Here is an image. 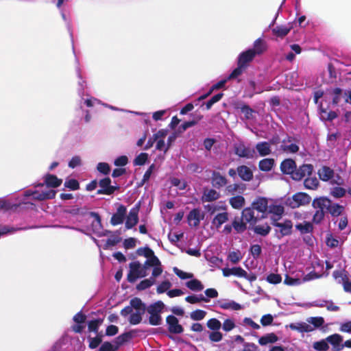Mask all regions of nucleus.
Here are the masks:
<instances>
[{"label": "nucleus", "instance_id": "nucleus-1", "mask_svg": "<svg viewBox=\"0 0 351 351\" xmlns=\"http://www.w3.org/2000/svg\"><path fill=\"white\" fill-rule=\"evenodd\" d=\"M146 312V304L139 298L130 300V304L121 311V315L126 317L132 325H137L142 322L143 315Z\"/></svg>", "mask_w": 351, "mask_h": 351}, {"label": "nucleus", "instance_id": "nucleus-2", "mask_svg": "<svg viewBox=\"0 0 351 351\" xmlns=\"http://www.w3.org/2000/svg\"><path fill=\"white\" fill-rule=\"evenodd\" d=\"M324 324V319L322 317H310L306 319V322L291 323L286 327H289L292 330L304 333L313 332L316 328L321 327Z\"/></svg>", "mask_w": 351, "mask_h": 351}, {"label": "nucleus", "instance_id": "nucleus-3", "mask_svg": "<svg viewBox=\"0 0 351 351\" xmlns=\"http://www.w3.org/2000/svg\"><path fill=\"white\" fill-rule=\"evenodd\" d=\"M324 97V93L322 90H317L314 93L313 100L314 102L318 106L319 113L320 119L323 121H332L337 117L335 112L328 110V105L326 104V96L324 99L319 103V99Z\"/></svg>", "mask_w": 351, "mask_h": 351}, {"label": "nucleus", "instance_id": "nucleus-4", "mask_svg": "<svg viewBox=\"0 0 351 351\" xmlns=\"http://www.w3.org/2000/svg\"><path fill=\"white\" fill-rule=\"evenodd\" d=\"M313 207L316 210L313 217V221L315 223H319L325 217L327 208L329 206V199L325 197H320L315 199L312 204Z\"/></svg>", "mask_w": 351, "mask_h": 351}, {"label": "nucleus", "instance_id": "nucleus-5", "mask_svg": "<svg viewBox=\"0 0 351 351\" xmlns=\"http://www.w3.org/2000/svg\"><path fill=\"white\" fill-rule=\"evenodd\" d=\"M165 308V304L162 301H158L150 304L146 311L149 314V324L152 326H159L162 324V317L160 314Z\"/></svg>", "mask_w": 351, "mask_h": 351}, {"label": "nucleus", "instance_id": "nucleus-6", "mask_svg": "<svg viewBox=\"0 0 351 351\" xmlns=\"http://www.w3.org/2000/svg\"><path fill=\"white\" fill-rule=\"evenodd\" d=\"M56 194V191L54 189H45L42 191L29 189L24 192V197L25 198L31 197L35 201H43L54 198Z\"/></svg>", "mask_w": 351, "mask_h": 351}, {"label": "nucleus", "instance_id": "nucleus-7", "mask_svg": "<svg viewBox=\"0 0 351 351\" xmlns=\"http://www.w3.org/2000/svg\"><path fill=\"white\" fill-rule=\"evenodd\" d=\"M130 271L128 274V282L133 283L138 278L147 276V267H142L138 261H134L129 265Z\"/></svg>", "mask_w": 351, "mask_h": 351}, {"label": "nucleus", "instance_id": "nucleus-8", "mask_svg": "<svg viewBox=\"0 0 351 351\" xmlns=\"http://www.w3.org/2000/svg\"><path fill=\"white\" fill-rule=\"evenodd\" d=\"M311 199V197L306 193H297L291 197H287L285 201V204L291 208H296L309 204Z\"/></svg>", "mask_w": 351, "mask_h": 351}, {"label": "nucleus", "instance_id": "nucleus-9", "mask_svg": "<svg viewBox=\"0 0 351 351\" xmlns=\"http://www.w3.org/2000/svg\"><path fill=\"white\" fill-rule=\"evenodd\" d=\"M272 224L275 227V236L278 239L292 233L293 223L289 219H285L281 222L276 221L272 222Z\"/></svg>", "mask_w": 351, "mask_h": 351}, {"label": "nucleus", "instance_id": "nucleus-10", "mask_svg": "<svg viewBox=\"0 0 351 351\" xmlns=\"http://www.w3.org/2000/svg\"><path fill=\"white\" fill-rule=\"evenodd\" d=\"M89 215L95 219V220L91 223V229L94 234H95L99 237H101L108 236L112 233L110 230L103 229L101 217L97 213L90 212Z\"/></svg>", "mask_w": 351, "mask_h": 351}, {"label": "nucleus", "instance_id": "nucleus-11", "mask_svg": "<svg viewBox=\"0 0 351 351\" xmlns=\"http://www.w3.org/2000/svg\"><path fill=\"white\" fill-rule=\"evenodd\" d=\"M234 154L240 158L252 159L255 156V150L247 147L243 143H236L234 145Z\"/></svg>", "mask_w": 351, "mask_h": 351}, {"label": "nucleus", "instance_id": "nucleus-12", "mask_svg": "<svg viewBox=\"0 0 351 351\" xmlns=\"http://www.w3.org/2000/svg\"><path fill=\"white\" fill-rule=\"evenodd\" d=\"M313 167L310 164H304L298 168L295 167L294 173L292 174L291 178L294 180L299 181L304 178L306 176L311 175Z\"/></svg>", "mask_w": 351, "mask_h": 351}, {"label": "nucleus", "instance_id": "nucleus-13", "mask_svg": "<svg viewBox=\"0 0 351 351\" xmlns=\"http://www.w3.org/2000/svg\"><path fill=\"white\" fill-rule=\"evenodd\" d=\"M280 149L287 154H295L299 151V146L294 138L287 136L282 141Z\"/></svg>", "mask_w": 351, "mask_h": 351}, {"label": "nucleus", "instance_id": "nucleus-14", "mask_svg": "<svg viewBox=\"0 0 351 351\" xmlns=\"http://www.w3.org/2000/svg\"><path fill=\"white\" fill-rule=\"evenodd\" d=\"M140 209V203L135 205L132 208L130 209L128 215L126 218L125 228L127 230L132 229L138 222V213Z\"/></svg>", "mask_w": 351, "mask_h": 351}, {"label": "nucleus", "instance_id": "nucleus-15", "mask_svg": "<svg viewBox=\"0 0 351 351\" xmlns=\"http://www.w3.org/2000/svg\"><path fill=\"white\" fill-rule=\"evenodd\" d=\"M169 331L173 334H180L183 332V327L179 324V321L174 315H168L166 319Z\"/></svg>", "mask_w": 351, "mask_h": 351}, {"label": "nucleus", "instance_id": "nucleus-16", "mask_svg": "<svg viewBox=\"0 0 351 351\" xmlns=\"http://www.w3.org/2000/svg\"><path fill=\"white\" fill-rule=\"evenodd\" d=\"M210 182L212 186L217 189H219L228 184V180L226 176L221 175L219 171H213L211 174Z\"/></svg>", "mask_w": 351, "mask_h": 351}, {"label": "nucleus", "instance_id": "nucleus-17", "mask_svg": "<svg viewBox=\"0 0 351 351\" xmlns=\"http://www.w3.org/2000/svg\"><path fill=\"white\" fill-rule=\"evenodd\" d=\"M126 207L123 205H119L115 213L111 217L110 223L112 226H117L123 223L126 215Z\"/></svg>", "mask_w": 351, "mask_h": 351}, {"label": "nucleus", "instance_id": "nucleus-18", "mask_svg": "<svg viewBox=\"0 0 351 351\" xmlns=\"http://www.w3.org/2000/svg\"><path fill=\"white\" fill-rule=\"evenodd\" d=\"M110 184L111 180L109 178H106L101 180L99 182V185L101 189L97 191V194H112L117 189V187L112 186Z\"/></svg>", "mask_w": 351, "mask_h": 351}, {"label": "nucleus", "instance_id": "nucleus-19", "mask_svg": "<svg viewBox=\"0 0 351 351\" xmlns=\"http://www.w3.org/2000/svg\"><path fill=\"white\" fill-rule=\"evenodd\" d=\"M255 210L252 208H246L242 211L241 218L247 223L254 225L261 219L259 214L255 215Z\"/></svg>", "mask_w": 351, "mask_h": 351}, {"label": "nucleus", "instance_id": "nucleus-20", "mask_svg": "<svg viewBox=\"0 0 351 351\" xmlns=\"http://www.w3.org/2000/svg\"><path fill=\"white\" fill-rule=\"evenodd\" d=\"M256 56L252 49H247L241 52L237 58V64H240L246 68L247 64L253 60Z\"/></svg>", "mask_w": 351, "mask_h": 351}, {"label": "nucleus", "instance_id": "nucleus-21", "mask_svg": "<svg viewBox=\"0 0 351 351\" xmlns=\"http://www.w3.org/2000/svg\"><path fill=\"white\" fill-rule=\"evenodd\" d=\"M328 343H330L332 346V349L335 351H341L343 349V337L337 333L331 335L326 338Z\"/></svg>", "mask_w": 351, "mask_h": 351}, {"label": "nucleus", "instance_id": "nucleus-22", "mask_svg": "<svg viewBox=\"0 0 351 351\" xmlns=\"http://www.w3.org/2000/svg\"><path fill=\"white\" fill-rule=\"evenodd\" d=\"M269 206L267 205V200L265 198H259L252 204V208L255 212L257 211L261 218H264L265 212L268 210Z\"/></svg>", "mask_w": 351, "mask_h": 351}, {"label": "nucleus", "instance_id": "nucleus-23", "mask_svg": "<svg viewBox=\"0 0 351 351\" xmlns=\"http://www.w3.org/2000/svg\"><path fill=\"white\" fill-rule=\"evenodd\" d=\"M228 218L229 214L228 212L217 213L211 221L212 226L218 230L223 223L228 221Z\"/></svg>", "mask_w": 351, "mask_h": 351}, {"label": "nucleus", "instance_id": "nucleus-24", "mask_svg": "<svg viewBox=\"0 0 351 351\" xmlns=\"http://www.w3.org/2000/svg\"><path fill=\"white\" fill-rule=\"evenodd\" d=\"M236 109L239 110L243 114L244 117L242 119L248 121L255 119L254 114L256 113V111L251 108L248 105L240 103L237 105Z\"/></svg>", "mask_w": 351, "mask_h": 351}, {"label": "nucleus", "instance_id": "nucleus-25", "mask_svg": "<svg viewBox=\"0 0 351 351\" xmlns=\"http://www.w3.org/2000/svg\"><path fill=\"white\" fill-rule=\"evenodd\" d=\"M269 213L271 214L272 222L278 221L285 212L284 207L278 204H270L268 207Z\"/></svg>", "mask_w": 351, "mask_h": 351}, {"label": "nucleus", "instance_id": "nucleus-26", "mask_svg": "<svg viewBox=\"0 0 351 351\" xmlns=\"http://www.w3.org/2000/svg\"><path fill=\"white\" fill-rule=\"evenodd\" d=\"M295 167V162L293 159L287 158L281 162L280 170L283 173L290 175L292 177Z\"/></svg>", "mask_w": 351, "mask_h": 351}, {"label": "nucleus", "instance_id": "nucleus-27", "mask_svg": "<svg viewBox=\"0 0 351 351\" xmlns=\"http://www.w3.org/2000/svg\"><path fill=\"white\" fill-rule=\"evenodd\" d=\"M62 184V180L58 179L56 176L49 173L44 176V183L39 184L38 186L41 187L45 184L47 187L56 188Z\"/></svg>", "mask_w": 351, "mask_h": 351}, {"label": "nucleus", "instance_id": "nucleus-28", "mask_svg": "<svg viewBox=\"0 0 351 351\" xmlns=\"http://www.w3.org/2000/svg\"><path fill=\"white\" fill-rule=\"evenodd\" d=\"M220 193L214 189H205L203 192L202 199L204 202H210L218 199Z\"/></svg>", "mask_w": 351, "mask_h": 351}, {"label": "nucleus", "instance_id": "nucleus-29", "mask_svg": "<svg viewBox=\"0 0 351 351\" xmlns=\"http://www.w3.org/2000/svg\"><path fill=\"white\" fill-rule=\"evenodd\" d=\"M189 224L191 226L197 227L199 226L202 219L199 210L194 208L191 210L187 216Z\"/></svg>", "mask_w": 351, "mask_h": 351}, {"label": "nucleus", "instance_id": "nucleus-30", "mask_svg": "<svg viewBox=\"0 0 351 351\" xmlns=\"http://www.w3.org/2000/svg\"><path fill=\"white\" fill-rule=\"evenodd\" d=\"M222 271L223 275L226 277H228L232 275L237 277H242L246 276V271L240 267H236L232 268L226 267L223 269Z\"/></svg>", "mask_w": 351, "mask_h": 351}, {"label": "nucleus", "instance_id": "nucleus-31", "mask_svg": "<svg viewBox=\"0 0 351 351\" xmlns=\"http://www.w3.org/2000/svg\"><path fill=\"white\" fill-rule=\"evenodd\" d=\"M237 173L239 176L244 181H250L253 178L252 171L245 165L238 167Z\"/></svg>", "mask_w": 351, "mask_h": 351}, {"label": "nucleus", "instance_id": "nucleus-32", "mask_svg": "<svg viewBox=\"0 0 351 351\" xmlns=\"http://www.w3.org/2000/svg\"><path fill=\"white\" fill-rule=\"evenodd\" d=\"M256 149L261 156L269 155L271 152V144L266 141L259 142L256 145Z\"/></svg>", "mask_w": 351, "mask_h": 351}, {"label": "nucleus", "instance_id": "nucleus-33", "mask_svg": "<svg viewBox=\"0 0 351 351\" xmlns=\"http://www.w3.org/2000/svg\"><path fill=\"white\" fill-rule=\"evenodd\" d=\"M291 28L292 26L289 24L286 25L276 26L272 29V33L277 37L282 38L289 33Z\"/></svg>", "mask_w": 351, "mask_h": 351}, {"label": "nucleus", "instance_id": "nucleus-34", "mask_svg": "<svg viewBox=\"0 0 351 351\" xmlns=\"http://www.w3.org/2000/svg\"><path fill=\"white\" fill-rule=\"evenodd\" d=\"M252 49L254 51L255 56L262 54L267 49V44L263 38H259L254 42L253 49Z\"/></svg>", "mask_w": 351, "mask_h": 351}, {"label": "nucleus", "instance_id": "nucleus-35", "mask_svg": "<svg viewBox=\"0 0 351 351\" xmlns=\"http://www.w3.org/2000/svg\"><path fill=\"white\" fill-rule=\"evenodd\" d=\"M245 190V184L234 183L226 186L225 192L226 195H234L235 193H242Z\"/></svg>", "mask_w": 351, "mask_h": 351}, {"label": "nucleus", "instance_id": "nucleus-36", "mask_svg": "<svg viewBox=\"0 0 351 351\" xmlns=\"http://www.w3.org/2000/svg\"><path fill=\"white\" fill-rule=\"evenodd\" d=\"M219 307L225 310L238 311L241 309V305L233 300H223L219 302Z\"/></svg>", "mask_w": 351, "mask_h": 351}, {"label": "nucleus", "instance_id": "nucleus-37", "mask_svg": "<svg viewBox=\"0 0 351 351\" xmlns=\"http://www.w3.org/2000/svg\"><path fill=\"white\" fill-rule=\"evenodd\" d=\"M318 175L322 180L328 181L332 178L334 171L328 167L324 166L319 169Z\"/></svg>", "mask_w": 351, "mask_h": 351}, {"label": "nucleus", "instance_id": "nucleus-38", "mask_svg": "<svg viewBox=\"0 0 351 351\" xmlns=\"http://www.w3.org/2000/svg\"><path fill=\"white\" fill-rule=\"evenodd\" d=\"M344 210V207L339 204L332 203L329 199V206L327 208V211L333 217L340 215Z\"/></svg>", "mask_w": 351, "mask_h": 351}, {"label": "nucleus", "instance_id": "nucleus-39", "mask_svg": "<svg viewBox=\"0 0 351 351\" xmlns=\"http://www.w3.org/2000/svg\"><path fill=\"white\" fill-rule=\"evenodd\" d=\"M295 228L300 232L301 234H305L313 232V226L311 222L304 221L295 225Z\"/></svg>", "mask_w": 351, "mask_h": 351}, {"label": "nucleus", "instance_id": "nucleus-40", "mask_svg": "<svg viewBox=\"0 0 351 351\" xmlns=\"http://www.w3.org/2000/svg\"><path fill=\"white\" fill-rule=\"evenodd\" d=\"M243 221L242 218L239 217H235L232 221L233 229L237 233H242L246 230V224Z\"/></svg>", "mask_w": 351, "mask_h": 351}, {"label": "nucleus", "instance_id": "nucleus-41", "mask_svg": "<svg viewBox=\"0 0 351 351\" xmlns=\"http://www.w3.org/2000/svg\"><path fill=\"white\" fill-rule=\"evenodd\" d=\"M278 340V337L273 332L268 333L258 339V343L261 346H265L268 343H273Z\"/></svg>", "mask_w": 351, "mask_h": 351}, {"label": "nucleus", "instance_id": "nucleus-42", "mask_svg": "<svg viewBox=\"0 0 351 351\" xmlns=\"http://www.w3.org/2000/svg\"><path fill=\"white\" fill-rule=\"evenodd\" d=\"M229 204L234 209H241L245 205V198L241 195H237L230 198Z\"/></svg>", "mask_w": 351, "mask_h": 351}, {"label": "nucleus", "instance_id": "nucleus-43", "mask_svg": "<svg viewBox=\"0 0 351 351\" xmlns=\"http://www.w3.org/2000/svg\"><path fill=\"white\" fill-rule=\"evenodd\" d=\"M274 165V160L273 158H265L259 162V169L263 171H269Z\"/></svg>", "mask_w": 351, "mask_h": 351}, {"label": "nucleus", "instance_id": "nucleus-44", "mask_svg": "<svg viewBox=\"0 0 351 351\" xmlns=\"http://www.w3.org/2000/svg\"><path fill=\"white\" fill-rule=\"evenodd\" d=\"M344 92L341 88H337L334 89L332 92V105H342L341 100H344L343 97Z\"/></svg>", "mask_w": 351, "mask_h": 351}, {"label": "nucleus", "instance_id": "nucleus-45", "mask_svg": "<svg viewBox=\"0 0 351 351\" xmlns=\"http://www.w3.org/2000/svg\"><path fill=\"white\" fill-rule=\"evenodd\" d=\"M186 286L193 291H200L204 289L202 283L197 279H193L186 282Z\"/></svg>", "mask_w": 351, "mask_h": 351}, {"label": "nucleus", "instance_id": "nucleus-46", "mask_svg": "<svg viewBox=\"0 0 351 351\" xmlns=\"http://www.w3.org/2000/svg\"><path fill=\"white\" fill-rule=\"evenodd\" d=\"M185 300L190 304H196L201 302H208L210 301V300L205 298L202 294L199 295H189L185 298Z\"/></svg>", "mask_w": 351, "mask_h": 351}, {"label": "nucleus", "instance_id": "nucleus-47", "mask_svg": "<svg viewBox=\"0 0 351 351\" xmlns=\"http://www.w3.org/2000/svg\"><path fill=\"white\" fill-rule=\"evenodd\" d=\"M64 213L72 216H83L86 214L84 209L76 206L66 208Z\"/></svg>", "mask_w": 351, "mask_h": 351}, {"label": "nucleus", "instance_id": "nucleus-48", "mask_svg": "<svg viewBox=\"0 0 351 351\" xmlns=\"http://www.w3.org/2000/svg\"><path fill=\"white\" fill-rule=\"evenodd\" d=\"M76 73H77V77L79 78V81H78L79 88L77 89V92H78L79 96L82 97V96H84V87L86 86V82L82 80L80 69L78 66L76 68Z\"/></svg>", "mask_w": 351, "mask_h": 351}, {"label": "nucleus", "instance_id": "nucleus-49", "mask_svg": "<svg viewBox=\"0 0 351 351\" xmlns=\"http://www.w3.org/2000/svg\"><path fill=\"white\" fill-rule=\"evenodd\" d=\"M313 348L317 351H327L329 349V346L325 339L314 342Z\"/></svg>", "mask_w": 351, "mask_h": 351}, {"label": "nucleus", "instance_id": "nucleus-50", "mask_svg": "<svg viewBox=\"0 0 351 351\" xmlns=\"http://www.w3.org/2000/svg\"><path fill=\"white\" fill-rule=\"evenodd\" d=\"M318 184H319V181L315 177L306 178L304 182V185L305 188H306L308 189L314 190L317 188Z\"/></svg>", "mask_w": 351, "mask_h": 351}, {"label": "nucleus", "instance_id": "nucleus-51", "mask_svg": "<svg viewBox=\"0 0 351 351\" xmlns=\"http://www.w3.org/2000/svg\"><path fill=\"white\" fill-rule=\"evenodd\" d=\"M270 227L267 225H258L254 227V231L256 234L261 236H267L270 232Z\"/></svg>", "mask_w": 351, "mask_h": 351}, {"label": "nucleus", "instance_id": "nucleus-52", "mask_svg": "<svg viewBox=\"0 0 351 351\" xmlns=\"http://www.w3.org/2000/svg\"><path fill=\"white\" fill-rule=\"evenodd\" d=\"M155 283V280L152 278L145 279L142 280L139 284L137 285L136 289L139 291L145 290L149 288Z\"/></svg>", "mask_w": 351, "mask_h": 351}, {"label": "nucleus", "instance_id": "nucleus-53", "mask_svg": "<svg viewBox=\"0 0 351 351\" xmlns=\"http://www.w3.org/2000/svg\"><path fill=\"white\" fill-rule=\"evenodd\" d=\"M130 337L131 336L128 332H125L118 336L117 338H115L113 342L114 346H117L118 349L120 346L123 345L125 342L128 341Z\"/></svg>", "mask_w": 351, "mask_h": 351}, {"label": "nucleus", "instance_id": "nucleus-54", "mask_svg": "<svg viewBox=\"0 0 351 351\" xmlns=\"http://www.w3.org/2000/svg\"><path fill=\"white\" fill-rule=\"evenodd\" d=\"M330 195L335 198L343 197L346 193V190L340 186H335L330 189Z\"/></svg>", "mask_w": 351, "mask_h": 351}, {"label": "nucleus", "instance_id": "nucleus-55", "mask_svg": "<svg viewBox=\"0 0 351 351\" xmlns=\"http://www.w3.org/2000/svg\"><path fill=\"white\" fill-rule=\"evenodd\" d=\"M284 283L289 286H298L303 283V281L300 278H293L286 275Z\"/></svg>", "mask_w": 351, "mask_h": 351}, {"label": "nucleus", "instance_id": "nucleus-56", "mask_svg": "<svg viewBox=\"0 0 351 351\" xmlns=\"http://www.w3.org/2000/svg\"><path fill=\"white\" fill-rule=\"evenodd\" d=\"M81 97V101H80V108H82V101H84V104L87 106V107H93L94 106L95 104H101V101H99V99L95 98V97H89V98H86V99H84L83 98V96L80 97Z\"/></svg>", "mask_w": 351, "mask_h": 351}, {"label": "nucleus", "instance_id": "nucleus-57", "mask_svg": "<svg viewBox=\"0 0 351 351\" xmlns=\"http://www.w3.org/2000/svg\"><path fill=\"white\" fill-rule=\"evenodd\" d=\"M205 332L208 335L210 340L213 342H219L223 338L222 334L218 330H215L213 332L207 330Z\"/></svg>", "mask_w": 351, "mask_h": 351}, {"label": "nucleus", "instance_id": "nucleus-58", "mask_svg": "<svg viewBox=\"0 0 351 351\" xmlns=\"http://www.w3.org/2000/svg\"><path fill=\"white\" fill-rule=\"evenodd\" d=\"M245 69L243 66L237 64V67L227 77V80H230L237 78L243 73Z\"/></svg>", "mask_w": 351, "mask_h": 351}, {"label": "nucleus", "instance_id": "nucleus-59", "mask_svg": "<svg viewBox=\"0 0 351 351\" xmlns=\"http://www.w3.org/2000/svg\"><path fill=\"white\" fill-rule=\"evenodd\" d=\"M148 158V154L147 153H141L134 160V165L136 166L143 165Z\"/></svg>", "mask_w": 351, "mask_h": 351}, {"label": "nucleus", "instance_id": "nucleus-60", "mask_svg": "<svg viewBox=\"0 0 351 351\" xmlns=\"http://www.w3.org/2000/svg\"><path fill=\"white\" fill-rule=\"evenodd\" d=\"M206 311H204L203 310L197 309V310L193 311L191 313L190 317L193 320L200 321L204 318V317L206 316Z\"/></svg>", "mask_w": 351, "mask_h": 351}, {"label": "nucleus", "instance_id": "nucleus-61", "mask_svg": "<svg viewBox=\"0 0 351 351\" xmlns=\"http://www.w3.org/2000/svg\"><path fill=\"white\" fill-rule=\"evenodd\" d=\"M207 326L210 330H213L215 331V330H218L221 328V324L218 319H217L215 318H212L207 322Z\"/></svg>", "mask_w": 351, "mask_h": 351}, {"label": "nucleus", "instance_id": "nucleus-62", "mask_svg": "<svg viewBox=\"0 0 351 351\" xmlns=\"http://www.w3.org/2000/svg\"><path fill=\"white\" fill-rule=\"evenodd\" d=\"M204 209L209 215H213L219 211L221 207L215 204H210L204 205Z\"/></svg>", "mask_w": 351, "mask_h": 351}, {"label": "nucleus", "instance_id": "nucleus-63", "mask_svg": "<svg viewBox=\"0 0 351 351\" xmlns=\"http://www.w3.org/2000/svg\"><path fill=\"white\" fill-rule=\"evenodd\" d=\"M101 324V320L99 319L90 320L88 324V330L97 332L99 326Z\"/></svg>", "mask_w": 351, "mask_h": 351}, {"label": "nucleus", "instance_id": "nucleus-64", "mask_svg": "<svg viewBox=\"0 0 351 351\" xmlns=\"http://www.w3.org/2000/svg\"><path fill=\"white\" fill-rule=\"evenodd\" d=\"M117 346H114V343L106 341L101 344L98 351H117Z\"/></svg>", "mask_w": 351, "mask_h": 351}]
</instances>
